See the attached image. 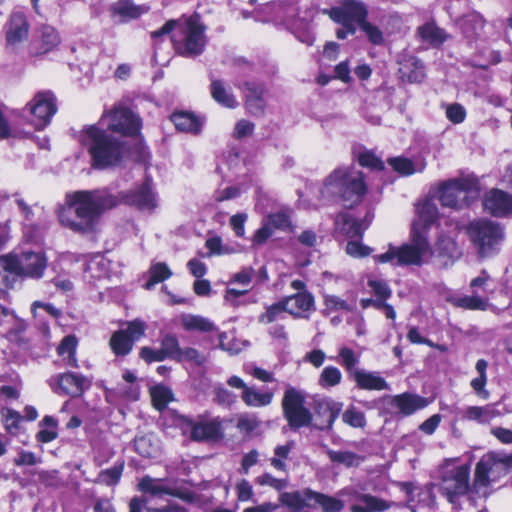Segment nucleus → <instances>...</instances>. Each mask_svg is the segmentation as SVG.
Returning a JSON list of instances; mask_svg holds the SVG:
<instances>
[{
  "mask_svg": "<svg viewBox=\"0 0 512 512\" xmlns=\"http://www.w3.org/2000/svg\"><path fill=\"white\" fill-rule=\"evenodd\" d=\"M274 393L270 390L260 391L254 386H249L246 392H242V401L250 407H265L272 403Z\"/></svg>",
  "mask_w": 512,
  "mask_h": 512,
  "instance_id": "7c9ffc66",
  "label": "nucleus"
},
{
  "mask_svg": "<svg viewBox=\"0 0 512 512\" xmlns=\"http://www.w3.org/2000/svg\"><path fill=\"white\" fill-rule=\"evenodd\" d=\"M341 380V371L335 366H327L320 373L318 382L321 387L330 388L340 384Z\"/></svg>",
  "mask_w": 512,
  "mask_h": 512,
  "instance_id": "8fccbe9b",
  "label": "nucleus"
},
{
  "mask_svg": "<svg viewBox=\"0 0 512 512\" xmlns=\"http://www.w3.org/2000/svg\"><path fill=\"white\" fill-rule=\"evenodd\" d=\"M342 420L353 428H363L366 425L364 413L355 406H350L343 412Z\"/></svg>",
  "mask_w": 512,
  "mask_h": 512,
  "instance_id": "864d4df0",
  "label": "nucleus"
},
{
  "mask_svg": "<svg viewBox=\"0 0 512 512\" xmlns=\"http://www.w3.org/2000/svg\"><path fill=\"white\" fill-rule=\"evenodd\" d=\"M171 121L179 131L198 133L201 129V123L191 113L187 112H175L171 115Z\"/></svg>",
  "mask_w": 512,
  "mask_h": 512,
  "instance_id": "2f4dec72",
  "label": "nucleus"
},
{
  "mask_svg": "<svg viewBox=\"0 0 512 512\" xmlns=\"http://www.w3.org/2000/svg\"><path fill=\"white\" fill-rule=\"evenodd\" d=\"M369 223L354 219L348 213H340L335 220V231L349 238L361 237Z\"/></svg>",
  "mask_w": 512,
  "mask_h": 512,
  "instance_id": "a878e982",
  "label": "nucleus"
},
{
  "mask_svg": "<svg viewBox=\"0 0 512 512\" xmlns=\"http://www.w3.org/2000/svg\"><path fill=\"white\" fill-rule=\"evenodd\" d=\"M141 125L140 118L130 109L115 108L103 115L97 124L84 127L79 134V142L87 148L94 168L116 166L126 155L127 147L125 141L112 133L135 136Z\"/></svg>",
  "mask_w": 512,
  "mask_h": 512,
  "instance_id": "f03ea898",
  "label": "nucleus"
},
{
  "mask_svg": "<svg viewBox=\"0 0 512 512\" xmlns=\"http://www.w3.org/2000/svg\"><path fill=\"white\" fill-rule=\"evenodd\" d=\"M343 403L331 398H318L314 400L313 411L315 415L314 427L322 431H330L335 420L340 415Z\"/></svg>",
  "mask_w": 512,
  "mask_h": 512,
  "instance_id": "2eb2a0df",
  "label": "nucleus"
},
{
  "mask_svg": "<svg viewBox=\"0 0 512 512\" xmlns=\"http://www.w3.org/2000/svg\"><path fill=\"white\" fill-rule=\"evenodd\" d=\"M278 500L290 512H304L317 508H320L322 512H341L345 507L343 500L310 488L282 492Z\"/></svg>",
  "mask_w": 512,
  "mask_h": 512,
  "instance_id": "423d86ee",
  "label": "nucleus"
},
{
  "mask_svg": "<svg viewBox=\"0 0 512 512\" xmlns=\"http://www.w3.org/2000/svg\"><path fill=\"white\" fill-rule=\"evenodd\" d=\"M219 434V426L214 422L194 424L191 428V438L195 441H204L216 438Z\"/></svg>",
  "mask_w": 512,
  "mask_h": 512,
  "instance_id": "c03bdc74",
  "label": "nucleus"
},
{
  "mask_svg": "<svg viewBox=\"0 0 512 512\" xmlns=\"http://www.w3.org/2000/svg\"><path fill=\"white\" fill-rule=\"evenodd\" d=\"M248 216L246 213H238L233 215L230 220V226L233 229L235 235L237 237H244L245 235V222L247 220Z\"/></svg>",
  "mask_w": 512,
  "mask_h": 512,
  "instance_id": "774afa93",
  "label": "nucleus"
},
{
  "mask_svg": "<svg viewBox=\"0 0 512 512\" xmlns=\"http://www.w3.org/2000/svg\"><path fill=\"white\" fill-rule=\"evenodd\" d=\"M205 26L195 17L167 21L160 29L151 32L154 45L170 35L176 52L183 56L200 55L206 45Z\"/></svg>",
  "mask_w": 512,
  "mask_h": 512,
  "instance_id": "20e7f679",
  "label": "nucleus"
},
{
  "mask_svg": "<svg viewBox=\"0 0 512 512\" xmlns=\"http://www.w3.org/2000/svg\"><path fill=\"white\" fill-rule=\"evenodd\" d=\"M305 404L306 394L293 386H287L281 406L283 416L292 430L312 425L313 413Z\"/></svg>",
  "mask_w": 512,
  "mask_h": 512,
  "instance_id": "6e6552de",
  "label": "nucleus"
},
{
  "mask_svg": "<svg viewBox=\"0 0 512 512\" xmlns=\"http://www.w3.org/2000/svg\"><path fill=\"white\" fill-rule=\"evenodd\" d=\"M391 405L401 414L408 416L428 405L426 398L419 395L403 393L393 396Z\"/></svg>",
  "mask_w": 512,
  "mask_h": 512,
  "instance_id": "b1692460",
  "label": "nucleus"
},
{
  "mask_svg": "<svg viewBox=\"0 0 512 512\" xmlns=\"http://www.w3.org/2000/svg\"><path fill=\"white\" fill-rule=\"evenodd\" d=\"M388 163L396 172L403 176L411 175L416 171H421L424 168V164H422L419 169H416L413 162L410 159L404 157L390 158Z\"/></svg>",
  "mask_w": 512,
  "mask_h": 512,
  "instance_id": "603ef678",
  "label": "nucleus"
},
{
  "mask_svg": "<svg viewBox=\"0 0 512 512\" xmlns=\"http://www.w3.org/2000/svg\"><path fill=\"white\" fill-rule=\"evenodd\" d=\"M151 397L155 408L163 410L173 399V393L171 389L166 386L156 385L151 388Z\"/></svg>",
  "mask_w": 512,
  "mask_h": 512,
  "instance_id": "09e8293b",
  "label": "nucleus"
},
{
  "mask_svg": "<svg viewBox=\"0 0 512 512\" xmlns=\"http://www.w3.org/2000/svg\"><path fill=\"white\" fill-rule=\"evenodd\" d=\"M123 472V464L113 466L109 469L103 470L98 474L95 482L105 484L107 486L116 485L121 478Z\"/></svg>",
  "mask_w": 512,
  "mask_h": 512,
  "instance_id": "3c124183",
  "label": "nucleus"
},
{
  "mask_svg": "<svg viewBox=\"0 0 512 512\" xmlns=\"http://www.w3.org/2000/svg\"><path fill=\"white\" fill-rule=\"evenodd\" d=\"M292 210L290 208H282L277 212L270 213L265 221L272 227L282 231H292L293 225L291 221Z\"/></svg>",
  "mask_w": 512,
  "mask_h": 512,
  "instance_id": "f704fd0d",
  "label": "nucleus"
},
{
  "mask_svg": "<svg viewBox=\"0 0 512 512\" xmlns=\"http://www.w3.org/2000/svg\"><path fill=\"white\" fill-rule=\"evenodd\" d=\"M273 232L272 227L264 220L262 226L254 233L252 244L254 246L263 245L272 236Z\"/></svg>",
  "mask_w": 512,
  "mask_h": 512,
  "instance_id": "69168bd1",
  "label": "nucleus"
},
{
  "mask_svg": "<svg viewBox=\"0 0 512 512\" xmlns=\"http://www.w3.org/2000/svg\"><path fill=\"white\" fill-rule=\"evenodd\" d=\"M360 356L357 355L351 348L343 346L339 349L337 361L341 364L348 376L351 378L354 375V372L360 370L357 368L359 363Z\"/></svg>",
  "mask_w": 512,
  "mask_h": 512,
  "instance_id": "37998d69",
  "label": "nucleus"
},
{
  "mask_svg": "<svg viewBox=\"0 0 512 512\" xmlns=\"http://www.w3.org/2000/svg\"><path fill=\"white\" fill-rule=\"evenodd\" d=\"M460 256L456 242L448 236H440L434 248L430 247L428 236L414 225L411 230V241L399 247L389 245L385 253L375 255L377 263H390L397 266L417 265L427 263L432 257L438 258L447 265Z\"/></svg>",
  "mask_w": 512,
  "mask_h": 512,
  "instance_id": "7ed1b4c3",
  "label": "nucleus"
},
{
  "mask_svg": "<svg viewBox=\"0 0 512 512\" xmlns=\"http://www.w3.org/2000/svg\"><path fill=\"white\" fill-rule=\"evenodd\" d=\"M60 43V37L57 31L51 26H43L40 30V48L39 53H47L57 47Z\"/></svg>",
  "mask_w": 512,
  "mask_h": 512,
  "instance_id": "de8ad7c7",
  "label": "nucleus"
},
{
  "mask_svg": "<svg viewBox=\"0 0 512 512\" xmlns=\"http://www.w3.org/2000/svg\"><path fill=\"white\" fill-rule=\"evenodd\" d=\"M351 379L356 383V386L362 390H389L387 381L376 371H367L360 369L354 372Z\"/></svg>",
  "mask_w": 512,
  "mask_h": 512,
  "instance_id": "5701e85b",
  "label": "nucleus"
},
{
  "mask_svg": "<svg viewBox=\"0 0 512 512\" xmlns=\"http://www.w3.org/2000/svg\"><path fill=\"white\" fill-rule=\"evenodd\" d=\"M124 332H126L127 336L133 343L138 341L142 336L145 334L146 330V324L144 321L140 319H135L133 321H130L127 323V328L122 329Z\"/></svg>",
  "mask_w": 512,
  "mask_h": 512,
  "instance_id": "052dcab7",
  "label": "nucleus"
},
{
  "mask_svg": "<svg viewBox=\"0 0 512 512\" xmlns=\"http://www.w3.org/2000/svg\"><path fill=\"white\" fill-rule=\"evenodd\" d=\"M120 203L140 211L153 212L156 196L149 179L127 192L114 195L108 189L78 190L67 193L64 205L58 209L61 225L75 233L86 235L96 230L101 215Z\"/></svg>",
  "mask_w": 512,
  "mask_h": 512,
  "instance_id": "f257e3e1",
  "label": "nucleus"
},
{
  "mask_svg": "<svg viewBox=\"0 0 512 512\" xmlns=\"http://www.w3.org/2000/svg\"><path fill=\"white\" fill-rule=\"evenodd\" d=\"M487 367L488 362L485 359H479L475 365V369L479 376L474 378L470 383L475 393L483 399H487L489 397V392L485 390V385L487 383Z\"/></svg>",
  "mask_w": 512,
  "mask_h": 512,
  "instance_id": "ea45409f",
  "label": "nucleus"
},
{
  "mask_svg": "<svg viewBox=\"0 0 512 512\" xmlns=\"http://www.w3.org/2000/svg\"><path fill=\"white\" fill-rule=\"evenodd\" d=\"M358 162L363 167H368L373 170H383L384 163L370 150H363L358 153Z\"/></svg>",
  "mask_w": 512,
  "mask_h": 512,
  "instance_id": "4d7b16f0",
  "label": "nucleus"
},
{
  "mask_svg": "<svg viewBox=\"0 0 512 512\" xmlns=\"http://www.w3.org/2000/svg\"><path fill=\"white\" fill-rule=\"evenodd\" d=\"M30 24L22 10H14L5 24V39L8 46L16 47L28 38Z\"/></svg>",
  "mask_w": 512,
  "mask_h": 512,
  "instance_id": "f3484780",
  "label": "nucleus"
},
{
  "mask_svg": "<svg viewBox=\"0 0 512 512\" xmlns=\"http://www.w3.org/2000/svg\"><path fill=\"white\" fill-rule=\"evenodd\" d=\"M77 343L78 341L75 335H67L62 339L57 347V352L63 358L65 364L74 368L78 367L75 356Z\"/></svg>",
  "mask_w": 512,
  "mask_h": 512,
  "instance_id": "473e14b6",
  "label": "nucleus"
},
{
  "mask_svg": "<svg viewBox=\"0 0 512 512\" xmlns=\"http://www.w3.org/2000/svg\"><path fill=\"white\" fill-rule=\"evenodd\" d=\"M346 252L352 257H366L372 253V248L359 241L351 240L346 245Z\"/></svg>",
  "mask_w": 512,
  "mask_h": 512,
  "instance_id": "e2e57ef3",
  "label": "nucleus"
},
{
  "mask_svg": "<svg viewBox=\"0 0 512 512\" xmlns=\"http://www.w3.org/2000/svg\"><path fill=\"white\" fill-rule=\"evenodd\" d=\"M359 28L366 34L368 40L373 45H382L384 43L383 32L374 24L365 20L359 25Z\"/></svg>",
  "mask_w": 512,
  "mask_h": 512,
  "instance_id": "13d9d810",
  "label": "nucleus"
},
{
  "mask_svg": "<svg viewBox=\"0 0 512 512\" xmlns=\"http://www.w3.org/2000/svg\"><path fill=\"white\" fill-rule=\"evenodd\" d=\"M327 455L333 463L344 465L347 468L359 466L364 457L351 451L328 450Z\"/></svg>",
  "mask_w": 512,
  "mask_h": 512,
  "instance_id": "79ce46f5",
  "label": "nucleus"
},
{
  "mask_svg": "<svg viewBox=\"0 0 512 512\" xmlns=\"http://www.w3.org/2000/svg\"><path fill=\"white\" fill-rule=\"evenodd\" d=\"M286 312L299 318H308L315 310L314 297L308 291L297 292L294 295L283 298Z\"/></svg>",
  "mask_w": 512,
  "mask_h": 512,
  "instance_id": "412c9836",
  "label": "nucleus"
},
{
  "mask_svg": "<svg viewBox=\"0 0 512 512\" xmlns=\"http://www.w3.org/2000/svg\"><path fill=\"white\" fill-rule=\"evenodd\" d=\"M366 192L367 185L362 171L352 167H340L325 179L320 189V199L337 195L344 207L352 208L362 201Z\"/></svg>",
  "mask_w": 512,
  "mask_h": 512,
  "instance_id": "39448f33",
  "label": "nucleus"
},
{
  "mask_svg": "<svg viewBox=\"0 0 512 512\" xmlns=\"http://www.w3.org/2000/svg\"><path fill=\"white\" fill-rule=\"evenodd\" d=\"M460 29L464 37L470 41L480 38L485 27V19L478 12H471L459 20Z\"/></svg>",
  "mask_w": 512,
  "mask_h": 512,
  "instance_id": "393cba45",
  "label": "nucleus"
},
{
  "mask_svg": "<svg viewBox=\"0 0 512 512\" xmlns=\"http://www.w3.org/2000/svg\"><path fill=\"white\" fill-rule=\"evenodd\" d=\"M47 383L52 391L59 395H69L71 397L80 396L90 382L85 376L75 373H61L52 375Z\"/></svg>",
  "mask_w": 512,
  "mask_h": 512,
  "instance_id": "4468645a",
  "label": "nucleus"
},
{
  "mask_svg": "<svg viewBox=\"0 0 512 512\" xmlns=\"http://www.w3.org/2000/svg\"><path fill=\"white\" fill-rule=\"evenodd\" d=\"M243 91L246 99V107L253 115H261L265 107V86L261 83L247 81L244 83Z\"/></svg>",
  "mask_w": 512,
  "mask_h": 512,
  "instance_id": "4be33fe9",
  "label": "nucleus"
},
{
  "mask_svg": "<svg viewBox=\"0 0 512 512\" xmlns=\"http://www.w3.org/2000/svg\"><path fill=\"white\" fill-rule=\"evenodd\" d=\"M145 5H135L130 0H119L111 6V12L118 15L121 20L127 21L140 17L148 11Z\"/></svg>",
  "mask_w": 512,
  "mask_h": 512,
  "instance_id": "cd10ccee",
  "label": "nucleus"
},
{
  "mask_svg": "<svg viewBox=\"0 0 512 512\" xmlns=\"http://www.w3.org/2000/svg\"><path fill=\"white\" fill-rule=\"evenodd\" d=\"M139 356L148 364L152 362H161L166 359L161 347L159 349H153L148 346L142 347L140 349Z\"/></svg>",
  "mask_w": 512,
  "mask_h": 512,
  "instance_id": "0e129e2a",
  "label": "nucleus"
},
{
  "mask_svg": "<svg viewBox=\"0 0 512 512\" xmlns=\"http://www.w3.org/2000/svg\"><path fill=\"white\" fill-rule=\"evenodd\" d=\"M255 482L260 486H269L276 491H282L289 485L288 478H276L268 472L256 477Z\"/></svg>",
  "mask_w": 512,
  "mask_h": 512,
  "instance_id": "5fc2aeb1",
  "label": "nucleus"
},
{
  "mask_svg": "<svg viewBox=\"0 0 512 512\" xmlns=\"http://www.w3.org/2000/svg\"><path fill=\"white\" fill-rule=\"evenodd\" d=\"M210 89L213 99L222 106L227 108H234L237 106V101L234 95L226 89L222 81L213 80Z\"/></svg>",
  "mask_w": 512,
  "mask_h": 512,
  "instance_id": "4c0bfd02",
  "label": "nucleus"
},
{
  "mask_svg": "<svg viewBox=\"0 0 512 512\" xmlns=\"http://www.w3.org/2000/svg\"><path fill=\"white\" fill-rule=\"evenodd\" d=\"M498 465L512 468V453H488L481 458L475 468L473 488L479 493L481 488H486L490 483V474Z\"/></svg>",
  "mask_w": 512,
  "mask_h": 512,
  "instance_id": "ddd939ff",
  "label": "nucleus"
},
{
  "mask_svg": "<svg viewBox=\"0 0 512 512\" xmlns=\"http://www.w3.org/2000/svg\"><path fill=\"white\" fill-rule=\"evenodd\" d=\"M469 489V468L466 465H447L441 472L440 491L453 503Z\"/></svg>",
  "mask_w": 512,
  "mask_h": 512,
  "instance_id": "1a4fd4ad",
  "label": "nucleus"
},
{
  "mask_svg": "<svg viewBox=\"0 0 512 512\" xmlns=\"http://www.w3.org/2000/svg\"><path fill=\"white\" fill-rule=\"evenodd\" d=\"M446 117L454 124L462 123L466 117V110L459 103L449 104L446 107Z\"/></svg>",
  "mask_w": 512,
  "mask_h": 512,
  "instance_id": "680f3d73",
  "label": "nucleus"
},
{
  "mask_svg": "<svg viewBox=\"0 0 512 512\" xmlns=\"http://www.w3.org/2000/svg\"><path fill=\"white\" fill-rule=\"evenodd\" d=\"M500 412L494 405L468 406L464 409L462 418L468 421H474L481 425L489 424L494 418L500 416Z\"/></svg>",
  "mask_w": 512,
  "mask_h": 512,
  "instance_id": "bb28decb",
  "label": "nucleus"
},
{
  "mask_svg": "<svg viewBox=\"0 0 512 512\" xmlns=\"http://www.w3.org/2000/svg\"><path fill=\"white\" fill-rule=\"evenodd\" d=\"M172 276V271L169 267L163 263L158 262L149 268L148 280L144 284V287L148 290L152 289L156 284L165 281Z\"/></svg>",
  "mask_w": 512,
  "mask_h": 512,
  "instance_id": "a19ab883",
  "label": "nucleus"
},
{
  "mask_svg": "<svg viewBox=\"0 0 512 512\" xmlns=\"http://www.w3.org/2000/svg\"><path fill=\"white\" fill-rule=\"evenodd\" d=\"M27 106L32 115L31 122L37 129L46 127L57 111L56 97L51 91L36 93Z\"/></svg>",
  "mask_w": 512,
  "mask_h": 512,
  "instance_id": "f8f14e48",
  "label": "nucleus"
},
{
  "mask_svg": "<svg viewBox=\"0 0 512 512\" xmlns=\"http://www.w3.org/2000/svg\"><path fill=\"white\" fill-rule=\"evenodd\" d=\"M417 33L423 41L434 47L442 45L449 37L446 31L434 22H428L418 27Z\"/></svg>",
  "mask_w": 512,
  "mask_h": 512,
  "instance_id": "c85d7f7f",
  "label": "nucleus"
},
{
  "mask_svg": "<svg viewBox=\"0 0 512 512\" xmlns=\"http://www.w3.org/2000/svg\"><path fill=\"white\" fill-rule=\"evenodd\" d=\"M23 280L17 252L0 255V285L12 289Z\"/></svg>",
  "mask_w": 512,
  "mask_h": 512,
  "instance_id": "aec40b11",
  "label": "nucleus"
},
{
  "mask_svg": "<svg viewBox=\"0 0 512 512\" xmlns=\"http://www.w3.org/2000/svg\"><path fill=\"white\" fill-rule=\"evenodd\" d=\"M476 188V182L469 178L449 180L439 191L441 205L460 209L466 205L467 193Z\"/></svg>",
  "mask_w": 512,
  "mask_h": 512,
  "instance_id": "9b49d317",
  "label": "nucleus"
},
{
  "mask_svg": "<svg viewBox=\"0 0 512 512\" xmlns=\"http://www.w3.org/2000/svg\"><path fill=\"white\" fill-rule=\"evenodd\" d=\"M294 446V442H288L285 445H279L274 449V456L270 458L271 466L277 471L287 472L286 460Z\"/></svg>",
  "mask_w": 512,
  "mask_h": 512,
  "instance_id": "49530a36",
  "label": "nucleus"
},
{
  "mask_svg": "<svg viewBox=\"0 0 512 512\" xmlns=\"http://www.w3.org/2000/svg\"><path fill=\"white\" fill-rule=\"evenodd\" d=\"M181 325L187 331H217L215 325L210 320L197 315H183L181 317Z\"/></svg>",
  "mask_w": 512,
  "mask_h": 512,
  "instance_id": "c9c22d12",
  "label": "nucleus"
},
{
  "mask_svg": "<svg viewBox=\"0 0 512 512\" xmlns=\"http://www.w3.org/2000/svg\"><path fill=\"white\" fill-rule=\"evenodd\" d=\"M215 400L221 405H231L236 401V395L223 387L217 385L214 387Z\"/></svg>",
  "mask_w": 512,
  "mask_h": 512,
  "instance_id": "338daca9",
  "label": "nucleus"
},
{
  "mask_svg": "<svg viewBox=\"0 0 512 512\" xmlns=\"http://www.w3.org/2000/svg\"><path fill=\"white\" fill-rule=\"evenodd\" d=\"M453 304L463 309L485 311L489 307V299L480 297L477 293H473V295L470 296H462L453 299Z\"/></svg>",
  "mask_w": 512,
  "mask_h": 512,
  "instance_id": "a18cd8bd",
  "label": "nucleus"
},
{
  "mask_svg": "<svg viewBox=\"0 0 512 512\" xmlns=\"http://www.w3.org/2000/svg\"><path fill=\"white\" fill-rule=\"evenodd\" d=\"M466 232L480 258H488L498 253L505 238L504 227L489 219L471 221Z\"/></svg>",
  "mask_w": 512,
  "mask_h": 512,
  "instance_id": "0eeeda50",
  "label": "nucleus"
},
{
  "mask_svg": "<svg viewBox=\"0 0 512 512\" xmlns=\"http://www.w3.org/2000/svg\"><path fill=\"white\" fill-rule=\"evenodd\" d=\"M337 496L346 497L351 512H384L397 506L395 502L363 493L357 487L347 486L337 492Z\"/></svg>",
  "mask_w": 512,
  "mask_h": 512,
  "instance_id": "9d476101",
  "label": "nucleus"
},
{
  "mask_svg": "<svg viewBox=\"0 0 512 512\" xmlns=\"http://www.w3.org/2000/svg\"><path fill=\"white\" fill-rule=\"evenodd\" d=\"M138 488L143 493H148L152 496L173 495L172 489L166 486L162 479H155L150 476H144L140 480Z\"/></svg>",
  "mask_w": 512,
  "mask_h": 512,
  "instance_id": "72a5a7b5",
  "label": "nucleus"
},
{
  "mask_svg": "<svg viewBox=\"0 0 512 512\" xmlns=\"http://www.w3.org/2000/svg\"><path fill=\"white\" fill-rule=\"evenodd\" d=\"M284 312H286V306L282 299L279 302L268 306L265 313L261 314L258 320L260 323H272L279 319Z\"/></svg>",
  "mask_w": 512,
  "mask_h": 512,
  "instance_id": "6e6d98bb",
  "label": "nucleus"
},
{
  "mask_svg": "<svg viewBox=\"0 0 512 512\" xmlns=\"http://www.w3.org/2000/svg\"><path fill=\"white\" fill-rule=\"evenodd\" d=\"M330 17L335 22L351 21L362 24L368 17L366 5L361 1L345 0L341 7H334L330 11Z\"/></svg>",
  "mask_w": 512,
  "mask_h": 512,
  "instance_id": "a211bd4d",
  "label": "nucleus"
},
{
  "mask_svg": "<svg viewBox=\"0 0 512 512\" xmlns=\"http://www.w3.org/2000/svg\"><path fill=\"white\" fill-rule=\"evenodd\" d=\"M418 220L412 224L418 226L419 231H423L427 235V229L438 218L437 206L432 201H425L417 208Z\"/></svg>",
  "mask_w": 512,
  "mask_h": 512,
  "instance_id": "c756f323",
  "label": "nucleus"
},
{
  "mask_svg": "<svg viewBox=\"0 0 512 512\" xmlns=\"http://www.w3.org/2000/svg\"><path fill=\"white\" fill-rule=\"evenodd\" d=\"M485 211L495 217H507L512 214V195L500 190L492 189L483 198Z\"/></svg>",
  "mask_w": 512,
  "mask_h": 512,
  "instance_id": "6ab92c4d",
  "label": "nucleus"
},
{
  "mask_svg": "<svg viewBox=\"0 0 512 512\" xmlns=\"http://www.w3.org/2000/svg\"><path fill=\"white\" fill-rule=\"evenodd\" d=\"M126 334L123 330H118L110 338L109 345L116 356L124 357L128 355L134 346V343Z\"/></svg>",
  "mask_w": 512,
  "mask_h": 512,
  "instance_id": "e433bc0d",
  "label": "nucleus"
},
{
  "mask_svg": "<svg viewBox=\"0 0 512 512\" xmlns=\"http://www.w3.org/2000/svg\"><path fill=\"white\" fill-rule=\"evenodd\" d=\"M367 285L376 297L390 298L392 295V291L385 280L370 278Z\"/></svg>",
  "mask_w": 512,
  "mask_h": 512,
  "instance_id": "bf43d9fd",
  "label": "nucleus"
},
{
  "mask_svg": "<svg viewBox=\"0 0 512 512\" xmlns=\"http://www.w3.org/2000/svg\"><path fill=\"white\" fill-rule=\"evenodd\" d=\"M22 278L40 279L47 268V257L42 251L17 252Z\"/></svg>",
  "mask_w": 512,
  "mask_h": 512,
  "instance_id": "dca6fc26",
  "label": "nucleus"
},
{
  "mask_svg": "<svg viewBox=\"0 0 512 512\" xmlns=\"http://www.w3.org/2000/svg\"><path fill=\"white\" fill-rule=\"evenodd\" d=\"M160 347L166 359H172L178 362L182 361V349L178 338L171 333L165 334L160 341Z\"/></svg>",
  "mask_w": 512,
  "mask_h": 512,
  "instance_id": "58836bf2",
  "label": "nucleus"
}]
</instances>
